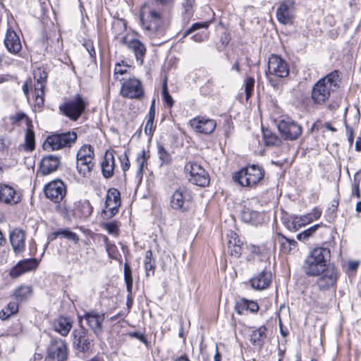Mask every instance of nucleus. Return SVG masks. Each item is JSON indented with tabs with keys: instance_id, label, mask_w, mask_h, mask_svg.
<instances>
[{
	"instance_id": "obj_3",
	"label": "nucleus",
	"mask_w": 361,
	"mask_h": 361,
	"mask_svg": "<svg viewBox=\"0 0 361 361\" xmlns=\"http://www.w3.org/2000/svg\"><path fill=\"white\" fill-rule=\"evenodd\" d=\"M340 74L334 71L319 79L312 87L311 98L314 104L323 105L329 99L331 93L339 87Z\"/></svg>"
},
{
	"instance_id": "obj_50",
	"label": "nucleus",
	"mask_w": 361,
	"mask_h": 361,
	"mask_svg": "<svg viewBox=\"0 0 361 361\" xmlns=\"http://www.w3.org/2000/svg\"><path fill=\"white\" fill-rule=\"evenodd\" d=\"M106 250L108 253V255L110 258L114 259H117V254H118V250L116 246L111 243L109 242H106Z\"/></svg>"
},
{
	"instance_id": "obj_25",
	"label": "nucleus",
	"mask_w": 361,
	"mask_h": 361,
	"mask_svg": "<svg viewBox=\"0 0 361 361\" xmlns=\"http://www.w3.org/2000/svg\"><path fill=\"white\" fill-rule=\"evenodd\" d=\"M228 238L227 245L228 252L234 257H240L243 250V242H241L238 235L233 231L228 234Z\"/></svg>"
},
{
	"instance_id": "obj_60",
	"label": "nucleus",
	"mask_w": 361,
	"mask_h": 361,
	"mask_svg": "<svg viewBox=\"0 0 361 361\" xmlns=\"http://www.w3.org/2000/svg\"><path fill=\"white\" fill-rule=\"evenodd\" d=\"M308 215L310 216V218L312 219V222L313 220H317L320 218L322 215V210L314 207L311 212L308 213Z\"/></svg>"
},
{
	"instance_id": "obj_13",
	"label": "nucleus",
	"mask_w": 361,
	"mask_h": 361,
	"mask_svg": "<svg viewBox=\"0 0 361 361\" xmlns=\"http://www.w3.org/2000/svg\"><path fill=\"white\" fill-rule=\"evenodd\" d=\"M68 357L67 346L61 339H53L47 349V359L50 361H65Z\"/></svg>"
},
{
	"instance_id": "obj_8",
	"label": "nucleus",
	"mask_w": 361,
	"mask_h": 361,
	"mask_svg": "<svg viewBox=\"0 0 361 361\" xmlns=\"http://www.w3.org/2000/svg\"><path fill=\"white\" fill-rule=\"evenodd\" d=\"M277 127L281 137L286 140L298 139L302 132V126L289 117L281 119Z\"/></svg>"
},
{
	"instance_id": "obj_27",
	"label": "nucleus",
	"mask_w": 361,
	"mask_h": 361,
	"mask_svg": "<svg viewBox=\"0 0 361 361\" xmlns=\"http://www.w3.org/2000/svg\"><path fill=\"white\" fill-rule=\"evenodd\" d=\"M75 218H87L92 212L93 207L87 200H80L75 202Z\"/></svg>"
},
{
	"instance_id": "obj_48",
	"label": "nucleus",
	"mask_w": 361,
	"mask_h": 361,
	"mask_svg": "<svg viewBox=\"0 0 361 361\" xmlns=\"http://www.w3.org/2000/svg\"><path fill=\"white\" fill-rule=\"evenodd\" d=\"M158 153L159 159L161 160L162 164L170 163L171 160V155L163 146H158Z\"/></svg>"
},
{
	"instance_id": "obj_54",
	"label": "nucleus",
	"mask_w": 361,
	"mask_h": 361,
	"mask_svg": "<svg viewBox=\"0 0 361 361\" xmlns=\"http://www.w3.org/2000/svg\"><path fill=\"white\" fill-rule=\"evenodd\" d=\"M33 74L34 78L35 80H36V82H43L46 83L47 74L45 71L39 69L37 71H35Z\"/></svg>"
},
{
	"instance_id": "obj_64",
	"label": "nucleus",
	"mask_w": 361,
	"mask_h": 361,
	"mask_svg": "<svg viewBox=\"0 0 361 361\" xmlns=\"http://www.w3.org/2000/svg\"><path fill=\"white\" fill-rule=\"evenodd\" d=\"M127 69L126 68H123L122 65L119 63L116 64L115 68H114V75H123L126 73Z\"/></svg>"
},
{
	"instance_id": "obj_49",
	"label": "nucleus",
	"mask_w": 361,
	"mask_h": 361,
	"mask_svg": "<svg viewBox=\"0 0 361 361\" xmlns=\"http://www.w3.org/2000/svg\"><path fill=\"white\" fill-rule=\"evenodd\" d=\"M195 0H183L182 6L186 17L189 18L193 13Z\"/></svg>"
},
{
	"instance_id": "obj_47",
	"label": "nucleus",
	"mask_w": 361,
	"mask_h": 361,
	"mask_svg": "<svg viewBox=\"0 0 361 361\" xmlns=\"http://www.w3.org/2000/svg\"><path fill=\"white\" fill-rule=\"evenodd\" d=\"M23 331V326L19 321L14 322L11 326L8 329L7 335L11 336H16L21 334Z\"/></svg>"
},
{
	"instance_id": "obj_16",
	"label": "nucleus",
	"mask_w": 361,
	"mask_h": 361,
	"mask_svg": "<svg viewBox=\"0 0 361 361\" xmlns=\"http://www.w3.org/2000/svg\"><path fill=\"white\" fill-rule=\"evenodd\" d=\"M73 337V343L77 350L82 353H87L91 348L92 340L87 336V330L82 325L80 329H75L72 332Z\"/></svg>"
},
{
	"instance_id": "obj_33",
	"label": "nucleus",
	"mask_w": 361,
	"mask_h": 361,
	"mask_svg": "<svg viewBox=\"0 0 361 361\" xmlns=\"http://www.w3.org/2000/svg\"><path fill=\"white\" fill-rule=\"evenodd\" d=\"M94 166L93 160L77 158V169L78 173L83 177H87L90 175Z\"/></svg>"
},
{
	"instance_id": "obj_12",
	"label": "nucleus",
	"mask_w": 361,
	"mask_h": 361,
	"mask_svg": "<svg viewBox=\"0 0 361 361\" xmlns=\"http://www.w3.org/2000/svg\"><path fill=\"white\" fill-rule=\"evenodd\" d=\"M66 192V186L60 179L54 180L44 187L45 197L56 204H59L63 200Z\"/></svg>"
},
{
	"instance_id": "obj_40",
	"label": "nucleus",
	"mask_w": 361,
	"mask_h": 361,
	"mask_svg": "<svg viewBox=\"0 0 361 361\" xmlns=\"http://www.w3.org/2000/svg\"><path fill=\"white\" fill-rule=\"evenodd\" d=\"M264 142L267 146H279L282 141L275 133L268 129H262Z\"/></svg>"
},
{
	"instance_id": "obj_30",
	"label": "nucleus",
	"mask_w": 361,
	"mask_h": 361,
	"mask_svg": "<svg viewBox=\"0 0 361 361\" xmlns=\"http://www.w3.org/2000/svg\"><path fill=\"white\" fill-rule=\"evenodd\" d=\"M235 310L236 312L240 315L244 313V311L255 313L259 310V305L255 301L243 298L236 302Z\"/></svg>"
},
{
	"instance_id": "obj_26",
	"label": "nucleus",
	"mask_w": 361,
	"mask_h": 361,
	"mask_svg": "<svg viewBox=\"0 0 361 361\" xmlns=\"http://www.w3.org/2000/svg\"><path fill=\"white\" fill-rule=\"evenodd\" d=\"M60 164L59 157L49 155L44 157L40 164V171L42 175H48L56 171Z\"/></svg>"
},
{
	"instance_id": "obj_14",
	"label": "nucleus",
	"mask_w": 361,
	"mask_h": 361,
	"mask_svg": "<svg viewBox=\"0 0 361 361\" xmlns=\"http://www.w3.org/2000/svg\"><path fill=\"white\" fill-rule=\"evenodd\" d=\"M295 2L293 0H284L276 10V18L283 25L292 24L294 19Z\"/></svg>"
},
{
	"instance_id": "obj_62",
	"label": "nucleus",
	"mask_w": 361,
	"mask_h": 361,
	"mask_svg": "<svg viewBox=\"0 0 361 361\" xmlns=\"http://www.w3.org/2000/svg\"><path fill=\"white\" fill-rule=\"evenodd\" d=\"M338 206V200H334L332 201L331 207L326 210V212L329 214L334 215L337 211V208Z\"/></svg>"
},
{
	"instance_id": "obj_19",
	"label": "nucleus",
	"mask_w": 361,
	"mask_h": 361,
	"mask_svg": "<svg viewBox=\"0 0 361 361\" xmlns=\"http://www.w3.org/2000/svg\"><path fill=\"white\" fill-rule=\"evenodd\" d=\"M21 200L20 192L6 184H0V202L14 205Z\"/></svg>"
},
{
	"instance_id": "obj_44",
	"label": "nucleus",
	"mask_w": 361,
	"mask_h": 361,
	"mask_svg": "<svg viewBox=\"0 0 361 361\" xmlns=\"http://www.w3.org/2000/svg\"><path fill=\"white\" fill-rule=\"evenodd\" d=\"M322 224H315L297 235L298 240L304 241L311 237Z\"/></svg>"
},
{
	"instance_id": "obj_58",
	"label": "nucleus",
	"mask_w": 361,
	"mask_h": 361,
	"mask_svg": "<svg viewBox=\"0 0 361 361\" xmlns=\"http://www.w3.org/2000/svg\"><path fill=\"white\" fill-rule=\"evenodd\" d=\"M154 121H147L145 126V133L149 136H152L154 130Z\"/></svg>"
},
{
	"instance_id": "obj_10",
	"label": "nucleus",
	"mask_w": 361,
	"mask_h": 361,
	"mask_svg": "<svg viewBox=\"0 0 361 361\" xmlns=\"http://www.w3.org/2000/svg\"><path fill=\"white\" fill-rule=\"evenodd\" d=\"M104 318L105 314L104 313H99L97 310H90L85 312L83 316H78V323L81 326L84 319L89 328L99 338L104 331L103 323Z\"/></svg>"
},
{
	"instance_id": "obj_32",
	"label": "nucleus",
	"mask_w": 361,
	"mask_h": 361,
	"mask_svg": "<svg viewBox=\"0 0 361 361\" xmlns=\"http://www.w3.org/2000/svg\"><path fill=\"white\" fill-rule=\"evenodd\" d=\"M54 327L55 331L62 336H66L72 328V323L69 319L60 317L54 322Z\"/></svg>"
},
{
	"instance_id": "obj_52",
	"label": "nucleus",
	"mask_w": 361,
	"mask_h": 361,
	"mask_svg": "<svg viewBox=\"0 0 361 361\" xmlns=\"http://www.w3.org/2000/svg\"><path fill=\"white\" fill-rule=\"evenodd\" d=\"M104 228L109 234L117 235L118 233V227L116 222H109L104 225Z\"/></svg>"
},
{
	"instance_id": "obj_22",
	"label": "nucleus",
	"mask_w": 361,
	"mask_h": 361,
	"mask_svg": "<svg viewBox=\"0 0 361 361\" xmlns=\"http://www.w3.org/2000/svg\"><path fill=\"white\" fill-rule=\"evenodd\" d=\"M271 282V273L265 270L262 271L250 279L251 286L255 290L267 288Z\"/></svg>"
},
{
	"instance_id": "obj_53",
	"label": "nucleus",
	"mask_w": 361,
	"mask_h": 361,
	"mask_svg": "<svg viewBox=\"0 0 361 361\" xmlns=\"http://www.w3.org/2000/svg\"><path fill=\"white\" fill-rule=\"evenodd\" d=\"M294 217L296 221H298L300 224V228L312 222V219L310 218V216L308 215V214H306L300 216L294 215Z\"/></svg>"
},
{
	"instance_id": "obj_41",
	"label": "nucleus",
	"mask_w": 361,
	"mask_h": 361,
	"mask_svg": "<svg viewBox=\"0 0 361 361\" xmlns=\"http://www.w3.org/2000/svg\"><path fill=\"white\" fill-rule=\"evenodd\" d=\"M149 156L146 154L145 150H142L140 153L137 155L136 164L137 165V177L140 179L142 177L143 170L145 166H147V159Z\"/></svg>"
},
{
	"instance_id": "obj_37",
	"label": "nucleus",
	"mask_w": 361,
	"mask_h": 361,
	"mask_svg": "<svg viewBox=\"0 0 361 361\" xmlns=\"http://www.w3.org/2000/svg\"><path fill=\"white\" fill-rule=\"evenodd\" d=\"M55 209L66 219L70 220L72 217H75V208L71 209V206L66 201L63 200L61 202L56 204Z\"/></svg>"
},
{
	"instance_id": "obj_43",
	"label": "nucleus",
	"mask_w": 361,
	"mask_h": 361,
	"mask_svg": "<svg viewBox=\"0 0 361 361\" xmlns=\"http://www.w3.org/2000/svg\"><path fill=\"white\" fill-rule=\"evenodd\" d=\"M144 264L146 275L148 276L150 275V273L153 275L155 270V260L152 258V252L151 250L146 252Z\"/></svg>"
},
{
	"instance_id": "obj_59",
	"label": "nucleus",
	"mask_w": 361,
	"mask_h": 361,
	"mask_svg": "<svg viewBox=\"0 0 361 361\" xmlns=\"http://www.w3.org/2000/svg\"><path fill=\"white\" fill-rule=\"evenodd\" d=\"M44 87L45 83L43 82H36L35 84V94H37L39 92L40 95L44 94Z\"/></svg>"
},
{
	"instance_id": "obj_34",
	"label": "nucleus",
	"mask_w": 361,
	"mask_h": 361,
	"mask_svg": "<svg viewBox=\"0 0 361 361\" xmlns=\"http://www.w3.org/2000/svg\"><path fill=\"white\" fill-rule=\"evenodd\" d=\"M261 214L259 212L252 210L249 208H245L241 213V219L245 223L257 224L261 221Z\"/></svg>"
},
{
	"instance_id": "obj_5",
	"label": "nucleus",
	"mask_w": 361,
	"mask_h": 361,
	"mask_svg": "<svg viewBox=\"0 0 361 361\" xmlns=\"http://www.w3.org/2000/svg\"><path fill=\"white\" fill-rule=\"evenodd\" d=\"M76 140L77 134L74 132L55 133L47 137L42 147L48 152L59 150L63 147H70L75 142Z\"/></svg>"
},
{
	"instance_id": "obj_7",
	"label": "nucleus",
	"mask_w": 361,
	"mask_h": 361,
	"mask_svg": "<svg viewBox=\"0 0 361 361\" xmlns=\"http://www.w3.org/2000/svg\"><path fill=\"white\" fill-rule=\"evenodd\" d=\"M185 170L190 174L189 181L200 187H207L210 183V176L207 171L199 164L189 161L185 166Z\"/></svg>"
},
{
	"instance_id": "obj_56",
	"label": "nucleus",
	"mask_w": 361,
	"mask_h": 361,
	"mask_svg": "<svg viewBox=\"0 0 361 361\" xmlns=\"http://www.w3.org/2000/svg\"><path fill=\"white\" fill-rule=\"evenodd\" d=\"M119 159L121 163L122 169L124 172H126L130 168V164L129 159H128V156L126 155V154H124L123 155H122L119 157Z\"/></svg>"
},
{
	"instance_id": "obj_2",
	"label": "nucleus",
	"mask_w": 361,
	"mask_h": 361,
	"mask_svg": "<svg viewBox=\"0 0 361 361\" xmlns=\"http://www.w3.org/2000/svg\"><path fill=\"white\" fill-rule=\"evenodd\" d=\"M174 0H155V2L145 4L140 10V21L145 35L149 37L153 46L164 44L166 27L164 23L163 10L160 4L169 6Z\"/></svg>"
},
{
	"instance_id": "obj_20",
	"label": "nucleus",
	"mask_w": 361,
	"mask_h": 361,
	"mask_svg": "<svg viewBox=\"0 0 361 361\" xmlns=\"http://www.w3.org/2000/svg\"><path fill=\"white\" fill-rule=\"evenodd\" d=\"M209 26V23H193L190 27L185 30L183 34V37H185L188 35H192L191 38L197 42H203L205 39L207 38L208 33L206 31V29Z\"/></svg>"
},
{
	"instance_id": "obj_38",
	"label": "nucleus",
	"mask_w": 361,
	"mask_h": 361,
	"mask_svg": "<svg viewBox=\"0 0 361 361\" xmlns=\"http://www.w3.org/2000/svg\"><path fill=\"white\" fill-rule=\"evenodd\" d=\"M25 149L29 152H32L35 148V135L33 130V126L28 125L25 136Z\"/></svg>"
},
{
	"instance_id": "obj_36",
	"label": "nucleus",
	"mask_w": 361,
	"mask_h": 361,
	"mask_svg": "<svg viewBox=\"0 0 361 361\" xmlns=\"http://www.w3.org/2000/svg\"><path fill=\"white\" fill-rule=\"evenodd\" d=\"M63 236L65 238H67L70 240L73 241L75 243H77L79 240V238L76 233L72 232L68 228L66 229H59L51 233L49 236V240L52 241L55 240L58 236Z\"/></svg>"
},
{
	"instance_id": "obj_57",
	"label": "nucleus",
	"mask_w": 361,
	"mask_h": 361,
	"mask_svg": "<svg viewBox=\"0 0 361 361\" xmlns=\"http://www.w3.org/2000/svg\"><path fill=\"white\" fill-rule=\"evenodd\" d=\"M84 46L86 47V49L90 55V56L92 58V60L93 61H96V52L95 49L91 42H87L84 44Z\"/></svg>"
},
{
	"instance_id": "obj_24",
	"label": "nucleus",
	"mask_w": 361,
	"mask_h": 361,
	"mask_svg": "<svg viewBox=\"0 0 361 361\" xmlns=\"http://www.w3.org/2000/svg\"><path fill=\"white\" fill-rule=\"evenodd\" d=\"M4 44L7 50L11 54H18L22 49L19 37L16 32L11 29L7 30L4 39Z\"/></svg>"
},
{
	"instance_id": "obj_35",
	"label": "nucleus",
	"mask_w": 361,
	"mask_h": 361,
	"mask_svg": "<svg viewBox=\"0 0 361 361\" xmlns=\"http://www.w3.org/2000/svg\"><path fill=\"white\" fill-rule=\"evenodd\" d=\"M19 309V303L18 301H11L3 310L0 311V319L6 320L12 315L18 313Z\"/></svg>"
},
{
	"instance_id": "obj_29",
	"label": "nucleus",
	"mask_w": 361,
	"mask_h": 361,
	"mask_svg": "<svg viewBox=\"0 0 361 361\" xmlns=\"http://www.w3.org/2000/svg\"><path fill=\"white\" fill-rule=\"evenodd\" d=\"M25 233L20 229L13 230L10 235V241L15 252H21L25 247Z\"/></svg>"
},
{
	"instance_id": "obj_18",
	"label": "nucleus",
	"mask_w": 361,
	"mask_h": 361,
	"mask_svg": "<svg viewBox=\"0 0 361 361\" xmlns=\"http://www.w3.org/2000/svg\"><path fill=\"white\" fill-rule=\"evenodd\" d=\"M190 198V192L185 188H179L171 195V207L176 210L185 211L187 207L185 204L188 203Z\"/></svg>"
},
{
	"instance_id": "obj_31",
	"label": "nucleus",
	"mask_w": 361,
	"mask_h": 361,
	"mask_svg": "<svg viewBox=\"0 0 361 361\" xmlns=\"http://www.w3.org/2000/svg\"><path fill=\"white\" fill-rule=\"evenodd\" d=\"M267 329L265 326H261L257 329L252 331L250 335V342L252 344L261 348L267 338Z\"/></svg>"
},
{
	"instance_id": "obj_61",
	"label": "nucleus",
	"mask_w": 361,
	"mask_h": 361,
	"mask_svg": "<svg viewBox=\"0 0 361 361\" xmlns=\"http://www.w3.org/2000/svg\"><path fill=\"white\" fill-rule=\"evenodd\" d=\"M278 236L281 238L283 240H285L287 244L290 245V250L292 249V247H296L297 242L295 240L288 238L281 233H278Z\"/></svg>"
},
{
	"instance_id": "obj_46",
	"label": "nucleus",
	"mask_w": 361,
	"mask_h": 361,
	"mask_svg": "<svg viewBox=\"0 0 361 361\" xmlns=\"http://www.w3.org/2000/svg\"><path fill=\"white\" fill-rule=\"evenodd\" d=\"M255 85V79L252 77L247 78L244 81L245 99L248 100L252 95Z\"/></svg>"
},
{
	"instance_id": "obj_55",
	"label": "nucleus",
	"mask_w": 361,
	"mask_h": 361,
	"mask_svg": "<svg viewBox=\"0 0 361 361\" xmlns=\"http://www.w3.org/2000/svg\"><path fill=\"white\" fill-rule=\"evenodd\" d=\"M286 225L289 230L297 231L300 228V224L298 221H296L294 216H290Z\"/></svg>"
},
{
	"instance_id": "obj_45",
	"label": "nucleus",
	"mask_w": 361,
	"mask_h": 361,
	"mask_svg": "<svg viewBox=\"0 0 361 361\" xmlns=\"http://www.w3.org/2000/svg\"><path fill=\"white\" fill-rule=\"evenodd\" d=\"M124 279L126 283L127 291L130 293L133 288V277L131 269L127 263L124 264Z\"/></svg>"
},
{
	"instance_id": "obj_11",
	"label": "nucleus",
	"mask_w": 361,
	"mask_h": 361,
	"mask_svg": "<svg viewBox=\"0 0 361 361\" xmlns=\"http://www.w3.org/2000/svg\"><path fill=\"white\" fill-rule=\"evenodd\" d=\"M121 94L128 99L141 100L145 96L141 81L135 78L125 80L121 85Z\"/></svg>"
},
{
	"instance_id": "obj_63",
	"label": "nucleus",
	"mask_w": 361,
	"mask_h": 361,
	"mask_svg": "<svg viewBox=\"0 0 361 361\" xmlns=\"http://www.w3.org/2000/svg\"><path fill=\"white\" fill-rule=\"evenodd\" d=\"M129 336L133 337V338H137L138 340H140L141 342L142 343H147V340H146V338L144 334H140L137 331H133V332H131L129 334Z\"/></svg>"
},
{
	"instance_id": "obj_17",
	"label": "nucleus",
	"mask_w": 361,
	"mask_h": 361,
	"mask_svg": "<svg viewBox=\"0 0 361 361\" xmlns=\"http://www.w3.org/2000/svg\"><path fill=\"white\" fill-rule=\"evenodd\" d=\"M191 127L198 133L209 135L216 128V121L205 116H197L190 121Z\"/></svg>"
},
{
	"instance_id": "obj_42",
	"label": "nucleus",
	"mask_w": 361,
	"mask_h": 361,
	"mask_svg": "<svg viewBox=\"0 0 361 361\" xmlns=\"http://www.w3.org/2000/svg\"><path fill=\"white\" fill-rule=\"evenodd\" d=\"M77 158L94 160V148L90 145L82 146L77 153Z\"/></svg>"
},
{
	"instance_id": "obj_39",
	"label": "nucleus",
	"mask_w": 361,
	"mask_h": 361,
	"mask_svg": "<svg viewBox=\"0 0 361 361\" xmlns=\"http://www.w3.org/2000/svg\"><path fill=\"white\" fill-rule=\"evenodd\" d=\"M32 290L31 286H20L16 288L13 293V296L16 301L18 303L23 300H27L32 295Z\"/></svg>"
},
{
	"instance_id": "obj_9",
	"label": "nucleus",
	"mask_w": 361,
	"mask_h": 361,
	"mask_svg": "<svg viewBox=\"0 0 361 361\" xmlns=\"http://www.w3.org/2000/svg\"><path fill=\"white\" fill-rule=\"evenodd\" d=\"M121 44L125 45L135 55L137 62L142 65L147 53L145 45L139 39L129 35L116 37Z\"/></svg>"
},
{
	"instance_id": "obj_51",
	"label": "nucleus",
	"mask_w": 361,
	"mask_h": 361,
	"mask_svg": "<svg viewBox=\"0 0 361 361\" xmlns=\"http://www.w3.org/2000/svg\"><path fill=\"white\" fill-rule=\"evenodd\" d=\"M162 97L164 102L170 107L173 105V100L167 90V85L165 82L162 87Z\"/></svg>"
},
{
	"instance_id": "obj_4",
	"label": "nucleus",
	"mask_w": 361,
	"mask_h": 361,
	"mask_svg": "<svg viewBox=\"0 0 361 361\" xmlns=\"http://www.w3.org/2000/svg\"><path fill=\"white\" fill-rule=\"evenodd\" d=\"M264 176V171L258 165H251L236 173L234 180L244 187L256 185Z\"/></svg>"
},
{
	"instance_id": "obj_15",
	"label": "nucleus",
	"mask_w": 361,
	"mask_h": 361,
	"mask_svg": "<svg viewBox=\"0 0 361 361\" xmlns=\"http://www.w3.org/2000/svg\"><path fill=\"white\" fill-rule=\"evenodd\" d=\"M268 70L271 75L278 78H285L289 74V68L286 62L275 54H272L269 59Z\"/></svg>"
},
{
	"instance_id": "obj_23",
	"label": "nucleus",
	"mask_w": 361,
	"mask_h": 361,
	"mask_svg": "<svg viewBox=\"0 0 361 361\" xmlns=\"http://www.w3.org/2000/svg\"><path fill=\"white\" fill-rule=\"evenodd\" d=\"M120 203L119 191L116 188H110L106 194L105 207L111 212V216L115 215L118 212Z\"/></svg>"
},
{
	"instance_id": "obj_21",
	"label": "nucleus",
	"mask_w": 361,
	"mask_h": 361,
	"mask_svg": "<svg viewBox=\"0 0 361 361\" xmlns=\"http://www.w3.org/2000/svg\"><path fill=\"white\" fill-rule=\"evenodd\" d=\"M38 264V261L35 258L21 260L11 269L9 274L12 278H17L26 272L35 269Z\"/></svg>"
},
{
	"instance_id": "obj_1",
	"label": "nucleus",
	"mask_w": 361,
	"mask_h": 361,
	"mask_svg": "<svg viewBox=\"0 0 361 361\" xmlns=\"http://www.w3.org/2000/svg\"><path fill=\"white\" fill-rule=\"evenodd\" d=\"M331 257L330 250L318 247L312 250L306 257L302 270L308 276H317L312 286L311 298L317 305L326 306L323 302L326 291L336 286L339 273L337 268L329 264Z\"/></svg>"
},
{
	"instance_id": "obj_6",
	"label": "nucleus",
	"mask_w": 361,
	"mask_h": 361,
	"mask_svg": "<svg viewBox=\"0 0 361 361\" xmlns=\"http://www.w3.org/2000/svg\"><path fill=\"white\" fill-rule=\"evenodd\" d=\"M87 105V102L80 94H77L73 99L61 104L59 109L66 116L75 121L84 113Z\"/></svg>"
},
{
	"instance_id": "obj_28",
	"label": "nucleus",
	"mask_w": 361,
	"mask_h": 361,
	"mask_svg": "<svg viewBox=\"0 0 361 361\" xmlns=\"http://www.w3.org/2000/svg\"><path fill=\"white\" fill-rule=\"evenodd\" d=\"M102 175L106 178H110L114 176L115 168L114 157L112 152H106L104 160L101 164Z\"/></svg>"
}]
</instances>
